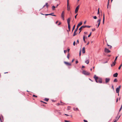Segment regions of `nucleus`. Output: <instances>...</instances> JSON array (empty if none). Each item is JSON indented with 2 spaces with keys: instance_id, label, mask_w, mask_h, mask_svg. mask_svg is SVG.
I'll list each match as a JSON object with an SVG mask.
<instances>
[{
  "instance_id": "nucleus-1",
  "label": "nucleus",
  "mask_w": 122,
  "mask_h": 122,
  "mask_svg": "<svg viewBox=\"0 0 122 122\" xmlns=\"http://www.w3.org/2000/svg\"><path fill=\"white\" fill-rule=\"evenodd\" d=\"M82 73L83 74L86 75H88L90 74L89 73L85 71H83Z\"/></svg>"
},
{
  "instance_id": "nucleus-2",
  "label": "nucleus",
  "mask_w": 122,
  "mask_h": 122,
  "mask_svg": "<svg viewBox=\"0 0 122 122\" xmlns=\"http://www.w3.org/2000/svg\"><path fill=\"white\" fill-rule=\"evenodd\" d=\"M91 27L90 26H89V25H83L79 29V30H80L82 28H84L85 27H87V28H90Z\"/></svg>"
},
{
  "instance_id": "nucleus-3",
  "label": "nucleus",
  "mask_w": 122,
  "mask_h": 122,
  "mask_svg": "<svg viewBox=\"0 0 122 122\" xmlns=\"http://www.w3.org/2000/svg\"><path fill=\"white\" fill-rule=\"evenodd\" d=\"M121 87V86H119L116 89V92L117 93H119V91Z\"/></svg>"
},
{
  "instance_id": "nucleus-4",
  "label": "nucleus",
  "mask_w": 122,
  "mask_h": 122,
  "mask_svg": "<svg viewBox=\"0 0 122 122\" xmlns=\"http://www.w3.org/2000/svg\"><path fill=\"white\" fill-rule=\"evenodd\" d=\"M79 6H80V5H78L76 7V8L75 9V13H77L78 10L79 9Z\"/></svg>"
},
{
  "instance_id": "nucleus-5",
  "label": "nucleus",
  "mask_w": 122,
  "mask_h": 122,
  "mask_svg": "<svg viewBox=\"0 0 122 122\" xmlns=\"http://www.w3.org/2000/svg\"><path fill=\"white\" fill-rule=\"evenodd\" d=\"M82 24V22H80L77 25V28L75 30H76V31H77L78 28L79 26H80Z\"/></svg>"
},
{
  "instance_id": "nucleus-6",
  "label": "nucleus",
  "mask_w": 122,
  "mask_h": 122,
  "mask_svg": "<svg viewBox=\"0 0 122 122\" xmlns=\"http://www.w3.org/2000/svg\"><path fill=\"white\" fill-rule=\"evenodd\" d=\"M104 51L106 53H108L110 52V51L106 48H105L104 50Z\"/></svg>"
},
{
  "instance_id": "nucleus-7",
  "label": "nucleus",
  "mask_w": 122,
  "mask_h": 122,
  "mask_svg": "<svg viewBox=\"0 0 122 122\" xmlns=\"http://www.w3.org/2000/svg\"><path fill=\"white\" fill-rule=\"evenodd\" d=\"M105 80L106 83H107L110 81V79L109 78H105Z\"/></svg>"
},
{
  "instance_id": "nucleus-8",
  "label": "nucleus",
  "mask_w": 122,
  "mask_h": 122,
  "mask_svg": "<svg viewBox=\"0 0 122 122\" xmlns=\"http://www.w3.org/2000/svg\"><path fill=\"white\" fill-rule=\"evenodd\" d=\"M71 18H68L67 20V22L68 24H70V22Z\"/></svg>"
},
{
  "instance_id": "nucleus-9",
  "label": "nucleus",
  "mask_w": 122,
  "mask_h": 122,
  "mask_svg": "<svg viewBox=\"0 0 122 122\" xmlns=\"http://www.w3.org/2000/svg\"><path fill=\"white\" fill-rule=\"evenodd\" d=\"M64 63H65L68 66H70L71 65V64L70 63H69L68 62H64Z\"/></svg>"
},
{
  "instance_id": "nucleus-10",
  "label": "nucleus",
  "mask_w": 122,
  "mask_h": 122,
  "mask_svg": "<svg viewBox=\"0 0 122 122\" xmlns=\"http://www.w3.org/2000/svg\"><path fill=\"white\" fill-rule=\"evenodd\" d=\"M118 75V74L117 73H116L115 74H114L113 75V76L115 77H117V75Z\"/></svg>"
},
{
  "instance_id": "nucleus-11",
  "label": "nucleus",
  "mask_w": 122,
  "mask_h": 122,
  "mask_svg": "<svg viewBox=\"0 0 122 122\" xmlns=\"http://www.w3.org/2000/svg\"><path fill=\"white\" fill-rule=\"evenodd\" d=\"M93 78L95 79V80H97L98 79V77L96 75H94Z\"/></svg>"
},
{
  "instance_id": "nucleus-12",
  "label": "nucleus",
  "mask_w": 122,
  "mask_h": 122,
  "mask_svg": "<svg viewBox=\"0 0 122 122\" xmlns=\"http://www.w3.org/2000/svg\"><path fill=\"white\" fill-rule=\"evenodd\" d=\"M64 14H61V17L63 20H64Z\"/></svg>"
},
{
  "instance_id": "nucleus-13",
  "label": "nucleus",
  "mask_w": 122,
  "mask_h": 122,
  "mask_svg": "<svg viewBox=\"0 0 122 122\" xmlns=\"http://www.w3.org/2000/svg\"><path fill=\"white\" fill-rule=\"evenodd\" d=\"M102 78H100L99 80L98 81V82L101 83H102Z\"/></svg>"
},
{
  "instance_id": "nucleus-14",
  "label": "nucleus",
  "mask_w": 122,
  "mask_h": 122,
  "mask_svg": "<svg viewBox=\"0 0 122 122\" xmlns=\"http://www.w3.org/2000/svg\"><path fill=\"white\" fill-rule=\"evenodd\" d=\"M77 31L76 30H75L74 31V34L73 35V36H74L76 35V32Z\"/></svg>"
},
{
  "instance_id": "nucleus-15",
  "label": "nucleus",
  "mask_w": 122,
  "mask_h": 122,
  "mask_svg": "<svg viewBox=\"0 0 122 122\" xmlns=\"http://www.w3.org/2000/svg\"><path fill=\"white\" fill-rule=\"evenodd\" d=\"M82 52L83 53H85V48L84 47H83L82 48Z\"/></svg>"
},
{
  "instance_id": "nucleus-16",
  "label": "nucleus",
  "mask_w": 122,
  "mask_h": 122,
  "mask_svg": "<svg viewBox=\"0 0 122 122\" xmlns=\"http://www.w3.org/2000/svg\"><path fill=\"white\" fill-rule=\"evenodd\" d=\"M115 63H116V61H114L112 63V64H111V66H114L115 65Z\"/></svg>"
},
{
  "instance_id": "nucleus-17",
  "label": "nucleus",
  "mask_w": 122,
  "mask_h": 122,
  "mask_svg": "<svg viewBox=\"0 0 122 122\" xmlns=\"http://www.w3.org/2000/svg\"><path fill=\"white\" fill-rule=\"evenodd\" d=\"M85 62L87 64H88L89 62V60H87L86 61H85Z\"/></svg>"
},
{
  "instance_id": "nucleus-18",
  "label": "nucleus",
  "mask_w": 122,
  "mask_h": 122,
  "mask_svg": "<svg viewBox=\"0 0 122 122\" xmlns=\"http://www.w3.org/2000/svg\"><path fill=\"white\" fill-rule=\"evenodd\" d=\"M104 20H105L104 15V14L103 16V24H104Z\"/></svg>"
},
{
  "instance_id": "nucleus-19",
  "label": "nucleus",
  "mask_w": 122,
  "mask_h": 122,
  "mask_svg": "<svg viewBox=\"0 0 122 122\" xmlns=\"http://www.w3.org/2000/svg\"><path fill=\"white\" fill-rule=\"evenodd\" d=\"M55 8H56V7L55 6H54L53 5V6H52V10H55Z\"/></svg>"
},
{
  "instance_id": "nucleus-20",
  "label": "nucleus",
  "mask_w": 122,
  "mask_h": 122,
  "mask_svg": "<svg viewBox=\"0 0 122 122\" xmlns=\"http://www.w3.org/2000/svg\"><path fill=\"white\" fill-rule=\"evenodd\" d=\"M68 28L69 30V31H70V24H68Z\"/></svg>"
},
{
  "instance_id": "nucleus-21",
  "label": "nucleus",
  "mask_w": 122,
  "mask_h": 122,
  "mask_svg": "<svg viewBox=\"0 0 122 122\" xmlns=\"http://www.w3.org/2000/svg\"><path fill=\"white\" fill-rule=\"evenodd\" d=\"M67 10H70V8L69 6V5H67Z\"/></svg>"
},
{
  "instance_id": "nucleus-22",
  "label": "nucleus",
  "mask_w": 122,
  "mask_h": 122,
  "mask_svg": "<svg viewBox=\"0 0 122 122\" xmlns=\"http://www.w3.org/2000/svg\"><path fill=\"white\" fill-rule=\"evenodd\" d=\"M54 14L53 13H52L51 14H49V15H51L53 16H56V15H53V14Z\"/></svg>"
},
{
  "instance_id": "nucleus-23",
  "label": "nucleus",
  "mask_w": 122,
  "mask_h": 122,
  "mask_svg": "<svg viewBox=\"0 0 122 122\" xmlns=\"http://www.w3.org/2000/svg\"><path fill=\"white\" fill-rule=\"evenodd\" d=\"M83 41H84V42L85 43H86V41H85V36H83Z\"/></svg>"
},
{
  "instance_id": "nucleus-24",
  "label": "nucleus",
  "mask_w": 122,
  "mask_h": 122,
  "mask_svg": "<svg viewBox=\"0 0 122 122\" xmlns=\"http://www.w3.org/2000/svg\"><path fill=\"white\" fill-rule=\"evenodd\" d=\"M117 80L116 78H115L113 81L114 82H117Z\"/></svg>"
},
{
  "instance_id": "nucleus-25",
  "label": "nucleus",
  "mask_w": 122,
  "mask_h": 122,
  "mask_svg": "<svg viewBox=\"0 0 122 122\" xmlns=\"http://www.w3.org/2000/svg\"><path fill=\"white\" fill-rule=\"evenodd\" d=\"M120 115L118 117V119H116V120L114 121H115L116 122H117V121L119 119V118H120Z\"/></svg>"
},
{
  "instance_id": "nucleus-26",
  "label": "nucleus",
  "mask_w": 122,
  "mask_h": 122,
  "mask_svg": "<svg viewBox=\"0 0 122 122\" xmlns=\"http://www.w3.org/2000/svg\"><path fill=\"white\" fill-rule=\"evenodd\" d=\"M75 25H74L73 27L72 28V32L73 30H74V29H75Z\"/></svg>"
},
{
  "instance_id": "nucleus-27",
  "label": "nucleus",
  "mask_w": 122,
  "mask_h": 122,
  "mask_svg": "<svg viewBox=\"0 0 122 122\" xmlns=\"http://www.w3.org/2000/svg\"><path fill=\"white\" fill-rule=\"evenodd\" d=\"M48 3H46V4H45V5H46V7H47V8H48Z\"/></svg>"
},
{
  "instance_id": "nucleus-28",
  "label": "nucleus",
  "mask_w": 122,
  "mask_h": 122,
  "mask_svg": "<svg viewBox=\"0 0 122 122\" xmlns=\"http://www.w3.org/2000/svg\"><path fill=\"white\" fill-rule=\"evenodd\" d=\"M45 99V101H48L49 100V99L46 98Z\"/></svg>"
},
{
  "instance_id": "nucleus-29",
  "label": "nucleus",
  "mask_w": 122,
  "mask_h": 122,
  "mask_svg": "<svg viewBox=\"0 0 122 122\" xmlns=\"http://www.w3.org/2000/svg\"><path fill=\"white\" fill-rule=\"evenodd\" d=\"M122 66V64L119 67H118V69H120L121 68V67Z\"/></svg>"
},
{
  "instance_id": "nucleus-30",
  "label": "nucleus",
  "mask_w": 122,
  "mask_h": 122,
  "mask_svg": "<svg viewBox=\"0 0 122 122\" xmlns=\"http://www.w3.org/2000/svg\"><path fill=\"white\" fill-rule=\"evenodd\" d=\"M60 102L61 103H62V104H61L60 103H58V104L59 105H63V103H62V102Z\"/></svg>"
},
{
  "instance_id": "nucleus-31",
  "label": "nucleus",
  "mask_w": 122,
  "mask_h": 122,
  "mask_svg": "<svg viewBox=\"0 0 122 122\" xmlns=\"http://www.w3.org/2000/svg\"><path fill=\"white\" fill-rule=\"evenodd\" d=\"M107 46H109V47L110 49H111L112 47V46L110 45H108V44Z\"/></svg>"
},
{
  "instance_id": "nucleus-32",
  "label": "nucleus",
  "mask_w": 122,
  "mask_h": 122,
  "mask_svg": "<svg viewBox=\"0 0 122 122\" xmlns=\"http://www.w3.org/2000/svg\"><path fill=\"white\" fill-rule=\"evenodd\" d=\"M92 33V32H91L90 33V34L88 35V37H89L91 35Z\"/></svg>"
},
{
  "instance_id": "nucleus-33",
  "label": "nucleus",
  "mask_w": 122,
  "mask_h": 122,
  "mask_svg": "<svg viewBox=\"0 0 122 122\" xmlns=\"http://www.w3.org/2000/svg\"><path fill=\"white\" fill-rule=\"evenodd\" d=\"M81 50H80L79 51V55L80 56H81Z\"/></svg>"
},
{
  "instance_id": "nucleus-34",
  "label": "nucleus",
  "mask_w": 122,
  "mask_h": 122,
  "mask_svg": "<svg viewBox=\"0 0 122 122\" xmlns=\"http://www.w3.org/2000/svg\"><path fill=\"white\" fill-rule=\"evenodd\" d=\"M99 9V8L98 9V12H97V14H99L100 13Z\"/></svg>"
},
{
  "instance_id": "nucleus-35",
  "label": "nucleus",
  "mask_w": 122,
  "mask_h": 122,
  "mask_svg": "<svg viewBox=\"0 0 122 122\" xmlns=\"http://www.w3.org/2000/svg\"><path fill=\"white\" fill-rule=\"evenodd\" d=\"M101 20V19H99L97 21V22H98V23L99 22H100Z\"/></svg>"
},
{
  "instance_id": "nucleus-36",
  "label": "nucleus",
  "mask_w": 122,
  "mask_h": 122,
  "mask_svg": "<svg viewBox=\"0 0 122 122\" xmlns=\"http://www.w3.org/2000/svg\"><path fill=\"white\" fill-rule=\"evenodd\" d=\"M79 41L78 40H77V42L76 43V45H77V43L78 44H79Z\"/></svg>"
},
{
  "instance_id": "nucleus-37",
  "label": "nucleus",
  "mask_w": 122,
  "mask_h": 122,
  "mask_svg": "<svg viewBox=\"0 0 122 122\" xmlns=\"http://www.w3.org/2000/svg\"><path fill=\"white\" fill-rule=\"evenodd\" d=\"M118 57V56H117L115 58V59L114 61H116L117 60Z\"/></svg>"
},
{
  "instance_id": "nucleus-38",
  "label": "nucleus",
  "mask_w": 122,
  "mask_h": 122,
  "mask_svg": "<svg viewBox=\"0 0 122 122\" xmlns=\"http://www.w3.org/2000/svg\"><path fill=\"white\" fill-rule=\"evenodd\" d=\"M93 18L94 19H97V17L96 16H95L93 17Z\"/></svg>"
},
{
  "instance_id": "nucleus-39",
  "label": "nucleus",
  "mask_w": 122,
  "mask_h": 122,
  "mask_svg": "<svg viewBox=\"0 0 122 122\" xmlns=\"http://www.w3.org/2000/svg\"><path fill=\"white\" fill-rule=\"evenodd\" d=\"M75 41H74L73 43V45L75 46Z\"/></svg>"
},
{
  "instance_id": "nucleus-40",
  "label": "nucleus",
  "mask_w": 122,
  "mask_h": 122,
  "mask_svg": "<svg viewBox=\"0 0 122 122\" xmlns=\"http://www.w3.org/2000/svg\"><path fill=\"white\" fill-rule=\"evenodd\" d=\"M67 57L68 59H69V54H68L67 56Z\"/></svg>"
},
{
  "instance_id": "nucleus-41",
  "label": "nucleus",
  "mask_w": 122,
  "mask_h": 122,
  "mask_svg": "<svg viewBox=\"0 0 122 122\" xmlns=\"http://www.w3.org/2000/svg\"><path fill=\"white\" fill-rule=\"evenodd\" d=\"M109 3H108V4H107V8L108 9V6H109Z\"/></svg>"
},
{
  "instance_id": "nucleus-42",
  "label": "nucleus",
  "mask_w": 122,
  "mask_h": 122,
  "mask_svg": "<svg viewBox=\"0 0 122 122\" xmlns=\"http://www.w3.org/2000/svg\"><path fill=\"white\" fill-rule=\"evenodd\" d=\"M92 31H94L95 30V28H94L93 29H92Z\"/></svg>"
},
{
  "instance_id": "nucleus-43",
  "label": "nucleus",
  "mask_w": 122,
  "mask_h": 122,
  "mask_svg": "<svg viewBox=\"0 0 122 122\" xmlns=\"http://www.w3.org/2000/svg\"><path fill=\"white\" fill-rule=\"evenodd\" d=\"M33 97H37V96H36L34 95H33Z\"/></svg>"
},
{
  "instance_id": "nucleus-44",
  "label": "nucleus",
  "mask_w": 122,
  "mask_h": 122,
  "mask_svg": "<svg viewBox=\"0 0 122 122\" xmlns=\"http://www.w3.org/2000/svg\"><path fill=\"white\" fill-rule=\"evenodd\" d=\"M84 122H88L87 121L85 120H84Z\"/></svg>"
},
{
  "instance_id": "nucleus-45",
  "label": "nucleus",
  "mask_w": 122,
  "mask_h": 122,
  "mask_svg": "<svg viewBox=\"0 0 122 122\" xmlns=\"http://www.w3.org/2000/svg\"><path fill=\"white\" fill-rule=\"evenodd\" d=\"M61 24V22H59V23L58 24V25H60Z\"/></svg>"
},
{
  "instance_id": "nucleus-46",
  "label": "nucleus",
  "mask_w": 122,
  "mask_h": 122,
  "mask_svg": "<svg viewBox=\"0 0 122 122\" xmlns=\"http://www.w3.org/2000/svg\"><path fill=\"white\" fill-rule=\"evenodd\" d=\"M77 15H78V14H76V15H75V19H76V16H77Z\"/></svg>"
},
{
  "instance_id": "nucleus-47",
  "label": "nucleus",
  "mask_w": 122,
  "mask_h": 122,
  "mask_svg": "<svg viewBox=\"0 0 122 122\" xmlns=\"http://www.w3.org/2000/svg\"><path fill=\"white\" fill-rule=\"evenodd\" d=\"M64 11H62V13L61 14H64Z\"/></svg>"
},
{
  "instance_id": "nucleus-48",
  "label": "nucleus",
  "mask_w": 122,
  "mask_h": 122,
  "mask_svg": "<svg viewBox=\"0 0 122 122\" xmlns=\"http://www.w3.org/2000/svg\"><path fill=\"white\" fill-rule=\"evenodd\" d=\"M84 34H87V32H84Z\"/></svg>"
},
{
  "instance_id": "nucleus-49",
  "label": "nucleus",
  "mask_w": 122,
  "mask_h": 122,
  "mask_svg": "<svg viewBox=\"0 0 122 122\" xmlns=\"http://www.w3.org/2000/svg\"><path fill=\"white\" fill-rule=\"evenodd\" d=\"M67 51V50H65L64 51V53H65Z\"/></svg>"
},
{
  "instance_id": "nucleus-50",
  "label": "nucleus",
  "mask_w": 122,
  "mask_h": 122,
  "mask_svg": "<svg viewBox=\"0 0 122 122\" xmlns=\"http://www.w3.org/2000/svg\"><path fill=\"white\" fill-rule=\"evenodd\" d=\"M67 5H69V0H67Z\"/></svg>"
},
{
  "instance_id": "nucleus-51",
  "label": "nucleus",
  "mask_w": 122,
  "mask_h": 122,
  "mask_svg": "<svg viewBox=\"0 0 122 122\" xmlns=\"http://www.w3.org/2000/svg\"><path fill=\"white\" fill-rule=\"evenodd\" d=\"M78 61H76V63L77 64L78 63Z\"/></svg>"
},
{
  "instance_id": "nucleus-52",
  "label": "nucleus",
  "mask_w": 122,
  "mask_h": 122,
  "mask_svg": "<svg viewBox=\"0 0 122 122\" xmlns=\"http://www.w3.org/2000/svg\"><path fill=\"white\" fill-rule=\"evenodd\" d=\"M65 122H69V121L65 120Z\"/></svg>"
},
{
  "instance_id": "nucleus-53",
  "label": "nucleus",
  "mask_w": 122,
  "mask_h": 122,
  "mask_svg": "<svg viewBox=\"0 0 122 122\" xmlns=\"http://www.w3.org/2000/svg\"><path fill=\"white\" fill-rule=\"evenodd\" d=\"M100 22H99L98 23V26H99L100 25Z\"/></svg>"
},
{
  "instance_id": "nucleus-54",
  "label": "nucleus",
  "mask_w": 122,
  "mask_h": 122,
  "mask_svg": "<svg viewBox=\"0 0 122 122\" xmlns=\"http://www.w3.org/2000/svg\"><path fill=\"white\" fill-rule=\"evenodd\" d=\"M112 88L114 89V87H113V85H112Z\"/></svg>"
},
{
  "instance_id": "nucleus-55",
  "label": "nucleus",
  "mask_w": 122,
  "mask_h": 122,
  "mask_svg": "<svg viewBox=\"0 0 122 122\" xmlns=\"http://www.w3.org/2000/svg\"><path fill=\"white\" fill-rule=\"evenodd\" d=\"M45 15L47 16L48 15H49V14H45Z\"/></svg>"
},
{
  "instance_id": "nucleus-56",
  "label": "nucleus",
  "mask_w": 122,
  "mask_h": 122,
  "mask_svg": "<svg viewBox=\"0 0 122 122\" xmlns=\"http://www.w3.org/2000/svg\"><path fill=\"white\" fill-rule=\"evenodd\" d=\"M122 107H121L120 108L119 110V112H120L121 110V109H122Z\"/></svg>"
},
{
  "instance_id": "nucleus-57",
  "label": "nucleus",
  "mask_w": 122,
  "mask_h": 122,
  "mask_svg": "<svg viewBox=\"0 0 122 122\" xmlns=\"http://www.w3.org/2000/svg\"><path fill=\"white\" fill-rule=\"evenodd\" d=\"M41 102H43L44 103H45V104H47V103L46 102H43L42 101H41Z\"/></svg>"
},
{
  "instance_id": "nucleus-58",
  "label": "nucleus",
  "mask_w": 122,
  "mask_h": 122,
  "mask_svg": "<svg viewBox=\"0 0 122 122\" xmlns=\"http://www.w3.org/2000/svg\"><path fill=\"white\" fill-rule=\"evenodd\" d=\"M0 121L1 122H3L2 121V120H1V117H0Z\"/></svg>"
},
{
  "instance_id": "nucleus-59",
  "label": "nucleus",
  "mask_w": 122,
  "mask_h": 122,
  "mask_svg": "<svg viewBox=\"0 0 122 122\" xmlns=\"http://www.w3.org/2000/svg\"><path fill=\"white\" fill-rule=\"evenodd\" d=\"M96 81L97 83H98V81H97V80H95Z\"/></svg>"
},
{
  "instance_id": "nucleus-60",
  "label": "nucleus",
  "mask_w": 122,
  "mask_h": 122,
  "mask_svg": "<svg viewBox=\"0 0 122 122\" xmlns=\"http://www.w3.org/2000/svg\"><path fill=\"white\" fill-rule=\"evenodd\" d=\"M70 51V49H68L67 50V51H68V52H69V51Z\"/></svg>"
},
{
  "instance_id": "nucleus-61",
  "label": "nucleus",
  "mask_w": 122,
  "mask_h": 122,
  "mask_svg": "<svg viewBox=\"0 0 122 122\" xmlns=\"http://www.w3.org/2000/svg\"><path fill=\"white\" fill-rule=\"evenodd\" d=\"M85 67V66H82V68H84Z\"/></svg>"
},
{
  "instance_id": "nucleus-62",
  "label": "nucleus",
  "mask_w": 122,
  "mask_h": 122,
  "mask_svg": "<svg viewBox=\"0 0 122 122\" xmlns=\"http://www.w3.org/2000/svg\"><path fill=\"white\" fill-rule=\"evenodd\" d=\"M58 21H56V24H57V23H58Z\"/></svg>"
},
{
  "instance_id": "nucleus-63",
  "label": "nucleus",
  "mask_w": 122,
  "mask_h": 122,
  "mask_svg": "<svg viewBox=\"0 0 122 122\" xmlns=\"http://www.w3.org/2000/svg\"><path fill=\"white\" fill-rule=\"evenodd\" d=\"M78 110V108H76V110Z\"/></svg>"
},
{
  "instance_id": "nucleus-64",
  "label": "nucleus",
  "mask_w": 122,
  "mask_h": 122,
  "mask_svg": "<svg viewBox=\"0 0 122 122\" xmlns=\"http://www.w3.org/2000/svg\"><path fill=\"white\" fill-rule=\"evenodd\" d=\"M118 98H117L116 100V102H118Z\"/></svg>"
}]
</instances>
